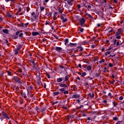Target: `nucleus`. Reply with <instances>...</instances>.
Wrapping results in <instances>:
<instances>
[{
    "label": "nucleus",
    "mask_w": 124,
    "mask_h": 124,
    "mask_svg": "<svg viewBox=\"0 0 124 124\" xmlns=\"http://www.w3.org/2000/svg\"><path fill=\"white\" fill-rule=\"evenodd\" d=\"M22 48V46L21 45H17L16 48L15 49L14 51L15 52V55H18L19 54V52H20V50H21V48Z\"/></svg>",
    "instance_id": "f257e3e1"
},
{
    "label": "nucleus",
    "mask_w": 124,
    "mask_h": 124,
    "mask_svg": "<svg viewBox=\"0 0 124 124\" xmlns=\"http://www.w3.org/2000/svg\"><path fill=\"white\" fill-rule=\"evenodd\" d=\"M13 79L14 81L16 82V83H18V84H22V80L19 78L17 76L14 77Z\"/></svg>",
    "instance_id": "f03ea898"
},
{
    "label": "nucleus",
    "mask_w": 124,
    "mask_h": 124,
    "mask_svg": "<svg viewBox=\"0 0 124 124\" xmlns=\"http://www.w3.org/2000/svg\"><path fill=\"white\" fill-rule=\"evenodd\" d=\"M59 87L65 89V88H68L69 87V84L60 83H59Z\"/></svg>",
    "instance_id": "7ed1b4c3"
},
{
    "label": "nucleus",
    "mask_w": 124,
    "mask_h": 124,
    "mask_svg": "<svg viewBox=\"0 0 124 124\" xmlns=\"http://www.w3.org/2000/svg\"><path fill=\"white\" fill-rule=\"evenodd\" d=\"M85 22H86V19H85L84 18H82L79 19V23H80V26H83V25H84Z\"/></svg>",
    "instance_id": "20e7f679"
},
{
    "label": "nucleus",
    "mask_w": 124,
    "mask_h": 124,
    "mask_svg": "<svg viewBox=\"0 0 124 124\" xmlns=\"http://www.w3.org/2000/svg\"><path fill=\"white\" fill-rule=\"evenodd\" d=\"M2 115L4 118H6L7 119H8V120H9V116H8V115L7 114V113H5L4 111L2 112Z\"/></svg>",
    "instance_id": "39448f33"
},
{
    "label": "nucleus",
    "mask_w": 124,
    "mask_h": 124,
    "mask_svg": "<svg viewBox=\"0 0 124 124\" xmlns=\"http://www.w3.org/2000/svg\"><path fill=\"white\" fill-rule=\"evenodd\" d=\"M122 32H123V30H122V29H118L115 35H120Z\"/></svg>",
    "instance_id": "423d86ee"
},
{
    "label": "nucleus",
    "mask_w": 124,
    "mask_h": 124,
    "mask_svg": "<svg viewBox=\"0 0 124 124\" xmlns=\"http://www.w3.org/2000/svg\"><path fill=\"white\" fill-rule=\"evenodd\" d=\"M31 16L34 18L35 20H36V18H37V17H38V15H36V14H35V12H33L31 13Z\"/></svg>",
    "instance_id": "0eeeda50"
},
{
    "label": "nucleus",
    "mask_w": 124,
    "mask_h": 124,
    "mask_svg": "<svg viewBox=\"0 0 124 124\" xmlns=\"http://www.w3.org/2000/svg\"><path fill=\"white\" fill-rule=\"evenodd\" d=\"M74 1L73 0H68L67 2L69 5L72 6L73 5Z\"/></svg>",
    "instance_id": "6e6552de"
},
{
    "label": "nucleus",
    "mask_w": 124,
    "mask_h": 124,
    "mask_svg": "<svg viewBox=\"0 0 124 124\" xmlns=\"http://www.w3.org/2000/svg\"><path fill=\"white\" fill-rule=\"evenodd\" d=\"M6 15L7 17H9V18H12V15H11V12H7Z\"/></svg>",
    "instance_id": "1a4fd4ad"
},
{
    "label": "nucleus",
    "mask_w": 124,
    "mask_h": 124,
    "mask_svg": "<svg viewBox=\"0 0 124 124\" xmlns=\"http://www.w3.org/2000/svg\"><path fill=\"white\" fill-rule=\"evenodd\" d=\"M80 97V94H75L72 96V98H79Z\"/></svg>",
    "instance_id": "9d476101"
},
{
    "label": "nucleus",
    "mask_w": 124,
    "mask_h": 124,
    "mask_svg": "<svg viewBox=\"0 0 124 124\" xmlns=\"http://www.w3.org/2000/svg\"><path fill=\"white\" fill-rule=\"evenodd\" d=\"M86 68V70H88V71H91L92 70V65H89L85 67Z\"/></svg>",
    "instance_id": "9b49d317"
},
{
    "label": "nucleus",
    "mask_w": 124,
    "mask_h": 124,
    "mask_svg": "<svg viewBox=\"0 0 124 124\" xmlns=\"http://www.w3.org/2000/svg\"><path fill=\"white\" fill-rule=\"evenodd\" d=\"M64 82H68V83H70V82H69V77H68V76H65Z\"/></svg>",
    "instance_id": "f8f14e48"
},
{
    "label": "nucleus",
    "mask_w": 124,
    "mask_h": 124,
    "mask_svg": "<svg viewBox=\"0 0 124 124\" xmlns=\"http://www.w3.org/2000/svg\"><path fill=\"white\" fill-rule=\"evenodd\" d=\"M56 51H57V52H60V51H62V48L59 46H56L55 47Z\"/></svg>",
    "instance_id": "ddd939ff"
},
{
    "label": "nucleus",
    "mask_w": 124,
    "mask_h": 124,
    "mask_svg": "<svg viewBox=\"0 0 124 124\" xmlns=\"http://www.w3.org/2000/svg\"><path fill=\"white\" fill-rule=\"evenodd\" d=\"M63 80V78H58L57 79V83H61V82H62Z\"/></svg>",
    "instance_id": "4468645a"
},
{
    "label": "nucleus",
    "mask_w": 124,
    "mask_h": 124,
    "mask_svg": "<svg viewBox=\"0 0 124 124\" xmlns=\"http://www.w3.org/2000/svg\"><path fill=\"white\" fill-rule=\"evenodd\" d=\"M58 10L59 11V13L62 14L63 12V9H62L61 7L58 8Z\"/></svg>",
    "instance_id": "2eb2a0df"
},
{
    "label": "nucleus",
    "mask_w": 124,
    "mask_h": 124,
    "mask_svg": "<svg viewBox=\"0 0 124 124\" xmlns=\"http://www.w3.org/2000/svg\"><path fill=\"white\" fill-rule=\"evenodd\" d=\"M21 95L22 96V97H24V98H27V97H28L27 96V94L25 93H21Z\"/></svg>",
    "instance_id": "dca6fc26"
},
{
    "label": "nucleus",
    "mask_w": 124,
    "mask_h": 124,
    "mask_svg": "<svg viewBox=\"0 0 124 124\" xmlns=\"http://www.w3.org/2000/svg\"><path fill=\"white\" fill-rule=\"evenodd\" d=\"M53 94L54 96H56V95H59V94H61V93H60V92H53Z\"/></svg>",
    "instance_id": "f3484780"
},
{
    "label": "nucleus",
    "mask_w": 124,
    "mask_h": 124,
    "mask_svg": "<svg viewBox=\"0 0 124 124\" xmlns=\"http://www.w3.org/2000/svg\"><path fill=\"white\" fill-rule=\"evenodd\" d=\"M32 35H33V36H35V35H39V33L38 32L33 31L32 32Z\"/></svg>",
    "instance_id": "a211bd4d"
},
{
    "label": "nucleus",
    "mask_w": 124,
    "mask_h": 124,
    "mask_svg": "<svg viewBox=\"0 0 124 124\" xmlns=\"http://www.w3.org/2000/svg\"><path fill=\"white\" fill-rule=\"evenodd\" d=\"M59 91L61 92V93H63L65 91V88H61L60 89H59Z\"/></svg>",
    "instance_id": "6ab92c4d"
},
{
    "label": "nucleus",
    "mask_w": 124,
    "mask_h": 124,
    "mask_svg": "<svg viewBox=\"0 0 124 124\" xmlns=\"http://www.w3.org/2000/svg\"><path fill=\"white\" fill-rule=\"evenodd\" d=\"M2 31H3V32H4V33H6L7 34L9 32L8 30H7V29H3Z\"/></svg>",
    "instance_id": "aec40b11"
},
{
    "label": "nucleus",
    "mask_w": 124,
    "mask_h": 124,
    "mask_svg": "<svg viewBox=\"0 0 124 124\" xmlns=\"http://www.w3.org/2000/svg\"><path fill=\"white\" fill-rule=\"evenodd\" d=\"M85 7H86V8H87L88 10H90V9H91L92 8V6H91V5H87L86 6H85Z\"/></svg>",
    "instance_id": "412c9836"
},
{
    "label": "nucleus",
    "mask_w": 124,
    "mask_h": 124,
    "mask_svg": "<svg viewBox=\"0 0 124 124\" xmlns=\"http://www.w3.org/2000/svg\"><path fill=\"white\" fill-rule=\"evenodd\" d=\"M112 104L114 106V107H116V106L118 105V103H117L115 101H113Z\"/></svg>",
    "instance_id": "4be33fe9"
},
{
    "label": "nucleus",
    "mask_w": 124,
    "mask_h": 124,
    "mask_svg": "<svg viewBox=\"0 0 124 124\" xmlns=\"http://www.w3.org/2000/svg\"><path fill=\"white\" fill-rule=\"evenodd\" d=\"M89 95L90 96V97H94V94H93V93H90Z\"/></svg>",
    "instance_id": "5701e85b"
},
{
    "label": "nucleus",
    "mask_w": 124,
    "mask_h": 124,
    "mask_svg": "<svg viewBox=\"0 0 124 124\" xmlns=\"http://www.w3.org/2000/svg\"><path fill=\"white\" fill-rule=\"evenodd\" d=\"M116 39H121L122 36L121 35H115Z\"/></svg>",
    "instance_id": "b1692460"
},
{
    "label": "nucleus",
    "mask_w": 124,
    "mask_h": 124,
    "mask_svg": "<svg viewBox=\"0 0 124 124\" xmlns=\"http://www.w3.org/2000/svg\"><path fill=\"white\" fill-rule=\"evenodd\" d=\"M77 45V43H70V46H76Z\"/></svg>",
    "instance_id": "393cba45"
},
{
    "label": "nucleus",
    "mask_w": 124,
    "mask_h": 124,
    "mask_svg": "<svg viewBox=\"0 0 124 124\" xmlns=\"http://www.w3.org/2000/svg\"><path fill=\"white\" fill-rule=\"evenodd\" d=\"M60 16L61 20H63L64 19V14H61Z\"/></svg>",
    "instance_id": "a878e982"
},
{
    "label": "nucleus",
    "mask_w": 124,
    "mask_h": 124,
    "mask_svg": "<svg viewBox=\"0 0 124 124\" xmlns=\"http://www.w3.org/2000/svg\"><path fill=\"white\" fill-rule=\"evenodd\" d=\"M30 24V23L27 22V23L24 24V28H27L28 26Z\"/></svg>",
    "instance_id": "bb28decb"
},
{
    "label": "nucleus",
    "mask_w": 124,
    "mask_h": 124,
    "mask_svg": "<svg viewBox=\"0 0 124 124\" xmlns=\"http://www.w3.org/2000/svg\"><path fill=\"white\" fill-rule=\"evenodd\" d=\"M68 42H69V41H68V39H65L64 45H66L67 43H68Z\"/></svg>",
    "instance_id": "cd10ccee"
},
{
    "label": "nucleus",
    "mask_w": 124,
    "mask_h": 124,
    "mask_svg": "<svg viewBox=\"0 0 124 124\" xmlns=\"http://www.w3.org/2000/svg\"><path fill=\"white\" fill-rule=\"evenodd\" d=\"M21 11H22V9L21 8V7H19L17 11V13H20Z\"/></svg>",
    "instance_id": "c85d7f7f"
},
{
    "label": "nucleus",
    "mask_w": 124,
    "mask_h": 124,
    "mask_svg": "<svg viewBox=\"0 0 124 124\" xmlns=\"http://www.w3.org/2000/svg\"><path fill=\"white\" fill-rule=\"evenodd\" d=\"M69 93V92H68V91H64L63 92V94H68V93Z\"/></svg>",
    "instance_id": "c756f323"
},
{
    "label": "nucleus",
    "mask_w": 124,
    "mask_h": 124,
    "mask_svg": "<svg viewBox=\"0 0 124 124\" xmlns=\"http://www.w3.org/2000/svg\"><path fill=\"white\" fill-rule=\"evenodd\" d=\"M99 63L101 64L102 62H105V60L102 59V60L99 62Z\"/></svg>",
    "instance_id": "7c9ffc66"
},
{
    "label": "nucleus",
    "mask_w": 124,
    "mask_h": 124,
    "mask_svg": "<svg viewBox=\"0 0 124 124\" xmlns=\"http://www.w3.org/2000/svg\"><path fill=\"white\" fill-rule=\"evenodd\" d=\"M110 54H111V52L110 51H107L105 55V56H107V55H110Z\"/></svg>",
    "instance_id": "2f4dec72"
},
{
    "label": "nucleus",
    "mask_w": 124,
    "mask_h": 124,
    "mask_svg": "<svg viewBox=\"0 0 124 124\" xmlns=\"http://www.w3.org/2000/svg\"><path fill=\"white\" fill-rule=\"evenodd\" d=\"M86 75H87V73L83 72L81 75V77H84V76H86Z\"/></svg>",
    "instance_id": "473e14b6"
},
{
    "label": "nucleus",
    "mask_w": 124,
    "mask_h": 124,
    "mask_svg": "<svg viewBox=\"0 0 124 124\" xmlns=\"http://www.w3.org/2000/svg\"><path fill=\"white\" fill-rule=\"evenodd\" d=\"M62 108H63V109H65V110H68V108H67V107H65V106H62Z\"/></svg>",
    "instance_id": "72a5a7b5"
},
{
    "label": "nucleus",
    "mask_w": 124,
    "mask_h": 124,
    "mask_svg": "<svg viewBox=\"0 0 124 124\" xmlns=\"http://www.w3.org/2000/svg\"><path fill=\"white\" fill-rule=\"evenodd\" d=\"M7 75L8 76H11V72H10V71H7Z\"/></svg>",
    "instance_id": "f704fd0d"
},
{
    "label": "nucleus",
    "mask_w": 124,
    "mask_h": 124,
    "mask_svg": "<svg viewBox=\"0 0 124 124\" xmlns=\"http://www.w3.org/2000/svg\"><path fill=\"white\" fill-rule=\"evenodd\" d=\"M40 8L41 12L43 11V10H44V9H45V8H44V7H42V6H41L40 7Z\"/></svg>",
    "instance_id": "c9c22d12"
},
{
    "label": "nucleus",
    "mask_w": 124,
    "mask_h": 124,
    "mask_svg": "<svg viewBox=\"0 0 124 124\" xmlns=\"http://www.w3.org/2000/svg\"><path fill=\"white\" fill-rule=\"evenodd\" d=\"M18 36H16V35L13 36V38H14V39H17V38H18Z\"/></svg>",
    "instance_id": "e433bc0d"
},
{
    "label": "nucleus",
    "mask_w": 124,
    "mask_h": 124,
    "mask_svg": "<svg viewBox=\"0 0 124 124\" xmlns=\"http://www.w3.org/2000/svg\"><path fill=\"white\" fill-rule=\"evenodd\" d=\"M100 75V74L98 73H96L95 74V76L96 77H99V76Z\"/></svg>",
    "instance_id": "4c0bfd02"
},
{
    "label": "nucleus",
    "mask_w": 124,
    "mask_h": 124,
    "mask_svg": "<svg viewBox=\"0 0 124 124\" xmlns=\"http://www.w3.org/2000/svg\"><path fill=\"white\" fill-rule=\"evenodd\" d=\"M67 21V18H64L62 19V23H66Z\"/></svg>",
    "instance_id": "58836bf2"
},
{
    "label": "nucleus",
    "mask_w": 124,
    "mask_h": 124,
    "mask_svg": "<svg viewBox=\"0 0 124 124\" xmlns=\"http://www.w3.org/2000/svg\"><path fill=\"white\" fill-rule=\"evenodd\" d=\"M78 48H79V51H83V50H84V48H83V47H81V46H78Z\"/></svg>",
    "instance_id": "ea45409f"
},
{
    "label": "nucleus",
    "mask_w": 124,
    "mask_h": 124,
    "mask_svg": "<svg viewBox=\"0 0 124 124\" xmlns=\"http://www.w3.org/2000/svg\"><path fill=\"white\" fill-rule=\"evenodd\" d=\"M46 76L48 78V79H50V75L48 74L47 73H46Z\"/></svg>",
    "instance_id": "a19ab883"
},
{
    "label": "nucleus",
    "mask_w": 124,
    "mask_h": 124,
    "mask_svg": "<svg viewBox=\"0 0 124 124\" xmlns=\"http://www.w3.org/2000/svg\"><path fill=\"white\" fill-rule=\"evenodd\" d=\"M119 100H123L124 99V97L123 96H120L119 98Z\"/></svg>",
    "instance_id": "79ce46f5"
},
{
    "label": "nucleus",
    "mask_w": 124,
    "mask_h": 124,
    "mask_svg": "<svg viewBox=\"0 0 124 124\" xmlns=\"http://www.w3.org/2000/svg\"><path fill=\"white\" fill-rule=\"evenodd\" d=\"M77 7H78V10H79L80 8H81V5L80 4H78L77 5Z\"/></svg>",
    "instance_id": "37998d69"
},
{
    "label": "nucleus",
    "mask_w": 124,
    "mask_h": 124,
    "mask_svg": "<svg viewBox=\"0 0 124 124\" xmlns=\"http://www.w3.org/2000/svg\"><path fill=\"white\" fill-rule=\"evenodd\" d=\"M23 35H24V33H21L19 34V37H23Z\"/></svg>",
    "instance_id": "c03bdc74"
},
{
    "label": "nucleus",
    "mask_w": 124,
    "mask_h": 124,
    "mask_svg": "<svg viewBox=\"0 0 124 124\" xmlns=\"http://www.w3.org/2000/svg\"><path fill=\"white\" fill-rule=\"evenodd\" d=\"M30 62H32L33 65H35V64L34 63V61H33L32 60H31L30 61Z\"/></svg>",
    "instance_id": "a18cd8bd"
},
{
    "label": "nucleus",
    "mask_w": 124,
    "mask_h": 124,
    "mask_svg": "<svg viewBox=\"0 0 124 124\" xmlns=\"http://www.w3.org/2000/svg\"><path fill=\"white\" fill-rule=\"evenodd\" d=\"M108 66L109 67H113V64H112L111 63H109L108 64Z\"/></svg>",
    "instance_id": "49530a36"
},
{
    "label": "nucleus",
    "mask_w": 124,
    "mask_h": 124,
    "mask_svg": "<svg viewBox=\"0 0 124 124\" xmlns=\"http://www.w3.org/2000/svg\"><path fill=\"white\" fill-rule=\"evenodd\" d=\"M19 27H22V28H24V23H21L19 24Z\"/></svg>",
    "instance_id": "de8ad7c7"
},
{
    "label": "nucleus",
    "mask_w": 124,
    "mask_h": 124,
    "mask_svg": "<svg viewBox=\"0 0 124 124\" xmlns=\"http://www.w3.org/2000/svg\"><path fill=\"white\" fill-rule=\"evenodd\" d=\"M113 121H117L118 120V117H115L113 118Z\"/></svg>",
    "instance_id": "09e8293b"
},
{
    "label": "nucleus",
    "mask_w": 124,
    "mask_h": 124,
    "mask_svg": "<svg viewBox=\"0 0 124 124\" xmlns=\"http://www.w3.org/2000/svg\"><path fill=\"white\" fill-rule=\"evenodd\" d=\"M115 56H116V55H112L110 54L109 56H108V57L110 58V57H111V58H114V57H115Z\"/></svg>",
    "instance_id": "8fccbe9b"
},
{
    "label": "nucleus",
    "mask_w": 124,
    "mask_h": 124,
    "mask_svg": "<svg viewBox=\"0 0 124 124\" xmlns=\"http://www.w3.org/2000/svg\"><path fill=\"white\" fill-rule=\"evenodd\" d=\"M19 33H20V31H17L16 32V35L18 36Z\"/></svg>",
    "instance_id": "3c124183"
},
{
    "label": "nucleus",
    "mask_w": 124,
    "mask_h": 124,
    "mask_svg": "<svg viewBox=\"0 0 124 124\" xmlns=\"http://www.w3.org/2000/svg\"><path fill=\"white\" fill-rule=\"evenodd\" d=\"M84 31V29L83 28H80V32H83Z\"/></svg>",
    "instance_id": "603ef678"
},
{
    "label": "nucleus",
    "mask_w": 124,
    "mask_h": 124,
    "mask_svg": "<svg viewBox=\"0 0 124 124\" xmlns=\"http://www.w3.org/2000/svg\"><path fill=\"white\" fill-rule=\"evenodd\" d=\"M113 43H114V44H116V43H117V40L116 39H114V40H113Z\"/></svg>",
    "instance_id": "864d4df0"
},
{
    "label": "nucleus",
    "mask_w": 124,
    "mask_h": 124,
    "mask_svg": "<svg viewBox=\"0 0 124 124\" xmlns=\"http://www.w3.org/2000/svg\"><path fill=\"white\" fill-rule=\"evenodd\" d=\"M103 103H104V104H106V103H107V100H105L103 101Z\"/></svg>",
    "instance_id": "5fc2aeb1"
},
{
    "label": "nucleus",
    "mask_w": 124,
    "mask_h": 124,
    "mask_svg": "<svg viewBox=\"0 0 124 124\" xmlns=\"http://www.w3.org/2000/svg\"><path fill=\"white\" fill-rule=\"evenodd\" d=\"M60 68H61V69H64V67L62 66V65H60L59 66Z\"/></svg>",
    "instance_id": "6e6d98bb"
},
{
    "label": "nucleus",
    "mask_w": 124,
    "mask_h": 124,
    "mask_svg": "<svg viewBox=\"0 0 124 124\" xmlns=\"http://www.w3.org/2000/svg\"><path fill=\"white\" fill-rule=\"evenodd\" d=\"M86 15H88V16H89V17H90V18H93V16H92V15H91L89 14H87Z\"/></svg>",
    "instance_id": "4d7b16f0"
},
{
    "label": "nucleus",
    "mask_w": 124,
    "mask_h": 124,
    "mask_svg": "<svg viewBox=\"0 0 124 124\" xmlns=\"http://www.w3.org/2000/svg\"><path fill=\"white\" fill-rule=\"evenodd\" d=\"M82 107H84V106L82 105H80V106L78 108V109H81V108H82Z\"/></svg>",
    "instance_id": "13d9d810"
},
{
    "label": "nucleus",
    "mask_w": 124,
    "mask_h": 124,
    "mask_svg": "<svg viewBox=\"0 0 124 124\" xmlns=\"http://www.w3.org/2000/svg\"><path fill=\"white\" fill-rule=\"evenodd\" d=\"M23 14H25V12H22V13L19 14V15H23Z\"/></svg>",
    "instance_id": "bf43d9fd"
},
{
    "label": "nucleus",
    "mask_w": 124,
    "mask_h": 124,
    "mask_svg": "<svg viewBox=\"0 0 124 124\" xmlns=\"http://www.w3.org/2000/svg\"><path fill=\"white\" fill-rule=\"evenodd\" d=\"M5 43H6V44H8V41L7 39L5 40Z\"/></svg>",
    "instance_id": "052dcab7"
},
{
    "label": "nucleus",
    "mask_w": 124,
    "mask_h": 124,
    "mask_svg": "<svg viewBox=\"0 0 124 124\" xmlns=\"http://www.w3.org/2000/svg\"><path fill=\"white\" fill-rule=\"evenodd\" d=\"M78 66L79 68H82V65H81V64H79L78 65Z\"/></svg>",
    "instance_id": "680f3d73"
},
{
    "label": "nucleus",
    "mask_w": 124,
    "mask_h": 124,
    "mask_svg": "<svg viewBox=\"0 0 124 124\" xmlns=\"http://www.w3.org/2000/svg\"><path fill=\"white\" fill-rule=\"evenodd\" d=\"M49 21H46V22L45 25H46V26H47V25H49Z\"/></svg>",
    "instance_id": "e2e57ef3"
},
{
    "label": "nucleus",
    "mask_w": 124,
    "mask_h": 124,
    "mask_svg": "<svg viewBox=\"0 0 124 124\" xmlns=\"http://www.w3.org/2000/svg\"><path fill=\"white\" fill-rule=\"evenodd\" d=\"M45 110H46V108H42V112L45 111Z\"/></svg>",
    "instance_id": "0e129e2a"
},
{
    "label": "nucleus",
    "mask_w": 124,
    "mask_h": 124,
    "mask_svg": "<svg viewBox=\"0 0 124 124\" xmlns=\"http://www.w3.org/2000/svg\"><path fill=\"white\" fill-rule=\"evenodd\" d=\"M29 89H30V90H32V89H33V87H32V86H30L29 87Z\"/></svg>",
    "instance_id": "69168bd1"
},
{
    "label": "nucleus",
    "mask_w": 124,
    "mask_h": 124,
    "mask_svg": "<svg viewBox=\"0 0 124 124\" xmlns=\"http://www.w3.org/2000/svg\"><path fill=\"white\" fill-rule=\"evenodd\" d=\"M122 123V121H118L117 123H116L115 124H121Z\"/></svg>",
    "instance_id": "338daca9"
},
{
    "label": "nucleus",
    "mask_w": 124,
    "mask_h": 124,
    "mask_svg": "<svg viewBox=\"0 0 124 124\" xmlns=\"http://www.w3.org/2000/svg\"><path fill=\"white\" fill-rule=\"evenodd\" d=\"M108 96H112V93H108Z\"/></svg>",
    "instance_id": "774afa93"
}]
</instances>
